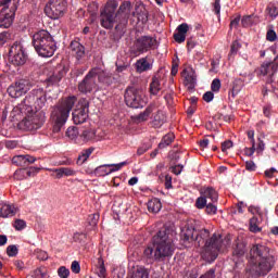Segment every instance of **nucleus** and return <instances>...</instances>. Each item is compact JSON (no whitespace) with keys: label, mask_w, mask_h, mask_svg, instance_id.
Listing matches in <instances>:
<instances>
[{"label":"nucleus","mask_w":278,"mask_h":278,"mask_svg":"<svg viewBox=\"0 0 278 278\" xmlns=\"http://www.w3.org/2000/svg\"><path fill=\"white\" fill-rule=\"evenodd\" d=\"M132 16L138 18L140 23H147V21H149V13L147 12L144 5L136 7L135 11L132 12Z\"/></svg>","instance_id":"obj_27"},{"label":"nucleus","mask_w":278,"mask_h":278,"mask_svg":"<svg viewBox=\"0 0 278 278\" xmlns=\"http://www.w3.org/2000/svg\"><path fill=\"white\" fill-rule=\"evenodd\" d=\"M150 118L151 125L155 127V129H160V127L166 123V114H164L162 110L154 111Z\"/></svg>","instance_id":"obj_21"},{"label":"nucleus","mask_w":278,"mask_h":278,"mask_svg":"<svg viewBox=\"0 0 278 278\" xmlns=\"http://www.w3.org/2000/svg\"><path fill=\"white\" fill-rule=\"evenodd\" d=\"M175 231L160 230L143 251V257L149 262H166L175 255Z\"/></svg>","instance_id":"obj_2"},{"label":"nucleus","mask_w":278,"mask_h":278,"mask_svg":"<svg viewBox=\"0 0 278 278\" xmlns=\"http://www.w3.org/2000/svg\"><path fill=\"white\" fill-rule=\"evenodd\" d=\"M11 3L12 0H0V27H4V29H8L14 23L13 15L5 13V10H10Z\"/></svg>","instance_id":"obj_17"},{"label":"nucleus","mask_w":278,"mask_h":278,"mask_svg":"<svg viewBox=\"0 0 278 278\" xmlns=\"http://www.w3.org/2000/svg\"><path fill=\"white\" fill-rule=\"evenodd\" d=\"M118 13L123 14L124 18H129L131 15V2L130 1H124L118 9Z\"/></svg>","instance_id":"obj_36"},{"label":"nucleus","mask_w":278,"mask_h":278,"mask_svg":"<svg viewBox=\"0 0 278 278\" xmlns=\"http://www.w3.org/2000/svg\"><path fill=\"white\" fill-rule=\"evenodd\" d=\"M9 60L15 66H23L27 62V53L21 41H15L9 50Z\"/></svg>","instance_id":"obj_11"},{"label":"nucleus","mask_w":278,"mask_h":278,"mask_svg":"<svg viewBox=\"0 0 278 278\" xmlns=\"http://www.w3.org/2000/svg\"><path fill=\"white\" fill-rule=\"evenodd\" d=\"M33 276L35 278H49V274L47 273V268L45 267H39L35 269Z\"/></svg>","instance_id":"obj_44"},{"label":"nucleus","mask_w":278,"mask_h":278,"mask_svg":"<svg viewBox=\"0 0 278 278\" xmlns=\"http://www.w3.org/2000/svg\"><path fill=\"white\" fill-rule=\"evenodd\" d=\"M25 161H26V166H29V164H34V162H36V157L29 154H25Z\"/></svg>","instance_id":"obj_64"},{"label":"nucleus","mask_w":278,"mask_h":278,"mask_svg":"<svg viewBox=\"0 0 278 278\" xmlns=\"http://www.w3.org/2000/svg\"><path fill=\"white\" fill-rule=\"evenodd\" d=\"M268 255H273V253H270V249L266 247V244L255 243L250 250L249 264H255L257 260H262L264 257H267Z\"/></svg>","instance_id":"obj_16"},{"label":"nucleus","mask_w":278,"mask_h":278,"mask_svg":"<svg viewBox=\"0 0 278 278\" xmlns=\"http://www.w3.org/2000/svg\"><path fill=\"white\" fill-rule=\"evenodd\" d=\"M213 11L217 16H220V0H215L213 3Z\"/></svg>","instance_id":"obj_60"},{"label":"nucleus","mask_w":278,"mask_h":278,"mask_svg":"<svg viewBox=\"0 0 278 278\" xmlns=\"http://www.w3.org/2000/svg\"><path fill=\"white\" fill-rule=\"evenodd\" d=\"M188 29H190V26L186 23L180 24L177 27L176 34H174V39L181 45V42H186V34H188Z\"/></svg>","instance_id":"obj_25"},{"label":"nucleus","mask_w":278,"mask_h":278,"mask_svg":"<svg viewBox=\"0 0 278 278\" xmlns=\"http://www.w3.org/2000/svg\"><path fill=\"white\" fill-rule=\"evenodd\" d=\"M81 271V265H79V262L74 261L72 263V273H75V275H78V273Z\"/></svg>","instance_id":"obj_54"},{"label":"nucleus","mask_w":278,"mask_h":278,"mask_svg":"<svg viewBox=\"0 0 278 278\" xmlns=\"http://www.w3.org/2000/svg\"><path fill=\"white\" fill-rule=\"evenodd\" d=\"M25 227H27V223H25V220L23 219L15 220L14 228L16 229V231H23Z\"/></svg>","instance_id":"obj_52"},{"label":"nucleus","mask_w":278,"mask_h":278,"mask_svg":"<svg viewBox=\"0 0 278 278\" xmlns=\"http://www.w3.org/2000/svg\"><path fill=\"white\" fill-rule=\"evenodd\" d=\"M36 109L42 110L45 108V103H47V93H45V90L42 89H34L33 96Z\"/></svg>","instance_id":"obj_20"},{"label":"nucleus","mask_w":278,"mask_h":278,"mask_svg":"<svg viewBox=\"0 0 278 278\" xmlns=\"http://www.w3.org/2000/svg\"><path fill=\"white\" fill-rule=\"evenodd\" d=\"M231 147H233V142L231 140L224 141L222 143V151L223 152L229 151V149H231Z\"/></svg>","instance_id":"obj_61"},{"label":"nucleus","mask_w":278,"mask_h":278,"mask_svg":"<svg viewBox=\"0 0 278 278\" xmlns=\"http://www.w3.org/2000/svg\"><path fill=\"white\" fill-rule=\"evenodd\" d=\"M264 149H266V143H264V141L258 138V144L255 148L256 153H264Z\"/></svg>","instance_id":"obj_59"},{"label":"nucleus","mask_w":278,"mask_h":278,"mask_svg":"<svg viewBox=\"0 0 278 278\" xmlns=\"http://www.w3.org/2000/svg\"><path fill=\"white\" fill-rule=\"evenodd\" d=\"M75 103H77V98H75V96L68 97L52 110L51 118L56 127L66 125V121H68V116H71V111L75 106Z\"/></svg>","instance_id":"obj_4"},{"label":"nucleus","mask_w":278,"mask_h":278,"mask_svg":"<svg viewBox=\"0 0 278 278\" xmlns=\"http://www.w3.org/2000/svg\"><path fill=\"white\" fill-rule=\"evenodd\" d=\"M7 255L9 257H16L18 255V247L12 244L7 248Z\"/></svg>","instance_id":"obj_47"},{"label":"nucleus","mask_w":278,"mask_h":278,"mask_svg":"<svg viewBox=\"0 0 278 278\" xmlns=\"http://www.w3.org/2000/svg\"><path fill=\"white\" fill-rule=\"evenodd\" d=\"M123 166H127V161L117 163V164H104L100 165L94 169V175L97 177H108V175H112V173H116L123 168Z\"/></svg>","instance_id":"obj_18"},{"label":"nucleus","mask_w":278,"mask_h":278,"mask_svg":"<svg viewBox=\"0 0 278 278\" xmlns=\"http://www.w3.org/2000/svg\"><path fill=\"white\" fill-rule=\"evenodd\" d=\"M135 68L137 73H147L153 68V61L149 58H141L135 63Z\"/></svg>","instance_id":"obj_23"},{"label":"nucleus","mask_w":278,"mask_h":278,"mask_svg":"<svg viewBox=\"0 0 278 278\" xmlns=\"http://www.w3.org/2000/svg\"><path fill=\"white\" fill-rule=\"evenodd\" d=\"M245 168H247V170L253 172L257 168V165H255V162H253V161H247Z\"/></svg>","instance_id":"obj_62"},{"label":"nucleus","mask_w":278,"mask_h":278,"mask_svg":"<svg viewBox=\"0 0 278 278\" xmlns=\"http://www.w3.org/2000/svg\"><path fill=\"white\" fill-rule=\"evenodd\" d=\"M97 79H99L100 84H105L106 86L112 85V75H110V73H106L101 68L100 74L97 75Z\"/></svg>","instance_id":"obj_37"},{"label":"nucleus","mask_w":278,"mask_h":278,"mask_svg":"<svg viewBox=\"0 0 278 278\" xmlns=\"http://www.w3.org/2000/svg\"><path fill=\"white\" fill-rule=\"evenodd\" d=\"M94 151V148H89L86 150H83L80 154L78 155L77 164L81 166L83 164H86L88 162V157L92 155V152Z\"/></svg>","instance_id":"obj_34"},{"label":"nucleus","mask_w":278,"mask_h":278,"mask_svg":"<svg viewBox=\"0 0 278 278\" xmlns=\"http://www.w3.org/2000/svg\"><path fill=\"white\" fill-rule=\"evenodd\" d=\"M148 210L149 212H152L153 214H157L162 210V202L160 199L154 198L148 202Z\"/></svg>","instance_id":"obj_32"},{"label":"nucleus","mask_w":278,"mask_h":278,"mask_svg":"<svg viewBox=\"0 0 278 278\" xmlns=\"http://www.w3.org/2000/svg\"><path fill=\"white\" fill-rule=\"evenodd\" d=\"M250 231L252 233H260V231H262V227H260V219L256 216L250 219Z\"/></svg>","instance_id":"obj_41"},{"label":"nucleus","mask_w":278,"mask_h":278,"mask_svg":"<svg viewBox=\"0 0 278 278\" xmlns=\"http://www.w3.org/2000/svg\"><path fill=\"white\" fill-rule=\"evenodd\" d=\"M33 46L41 58H51L58 50L55 40L51 34L45 29L33 35Z\"/></svg>","instance_id":"obj_3"},{"label":"nucleus","mask_w":278,"mask_h":278,"mask_svg":"<svg viewBox=\"0 0 278 278\" xmlns=\"http://www.w3.org/2000/svg\"><path fill=\"white\" fill-rule=\"evenodd\" d=\"M173 140H175V135L167 134L163 137L162 141L159 143V149H166L169 144H173Z\"/></svg>","instance_id":"obj_40"},{"label":"nucleus","mask_w":278,"mask_h":278,"mask_svg":"<svg viewBox=\"0 0 278 278\" xmlns=\"http://www.w3.org/2000/svg\"><path fill=\"white\" fill-rule=\"evenodd\" d=\"M144 93L142 90L137 89L136 87H129L125 92V103L128 108H134L138 110L139 108H144Z\"/></svg>","instance_id":"obj_9"},{"label":"nucleus","mask_w":278,"mask_h":278,"mask_svg":"<svg viewBox=\"0 0 278 278\" xmlns=\"http://www.w3.org/2000/svg\"><path fill=\"white\" fill-rule=\"evenodd\" d=\"M71 49L77 58H83L84 53H86V48L77 41L71 43Z\"/></svg>","instance_id":"obj_38"},{"label":"nucleus","mask_w":278,"mask_h":278,"mask_svg":"<svg viewBox=\"0 0 278 278\" xmlns=\"http://www.w3.org/2000/svg\"><path fill=\"white\" fill-rule=\"evenodd\" d=\"M267 40L269 42H275L277 40V33H275L273 29H269L267 31Z\"/></svg>","instance_id":"obj_58"},{"label":"nucleus","mask_w":278,"mask_h":278,"mask_svg":"<svg viewBox=\"0 0 278 278\" xmlns=\"http://www.w3.org/2000/svg\"><path fill=\"white\" fill-rule=\"evenodd\" d=\"M16 216V207L5 202H0V218H12Z\"/></svg>","instance_id":"obj_24"},{"label":"nucleus","mask_w":278,"mask_h":278,"mask_svg":"<svg viewBox=\"0 0 278 278\" xmlns=\"http://www.w3.org/2000/svg\"><path fill=\"white\" fill-rule=\"evenodd\" d=\"M96 275H98L99 278H106L108 277V270L105 269V262L102 257L98 258V266L96 268Z\"/></svg>","instance_id":"obj_33"},{"label":"nucleus","mask_w":278,"mask_h":278,"mask_svg":"<svg viewBox=\"0 0 278 278\" xmlns=\"http://www.w3.org/2000/svg\"><path fill=\"white\" fill-rule=\"evenodd\" d=\"M58 275L60 278H68V275H71V270L66 268L65 266H62L58 269Z\"/></svg>","instance_id":"obj_51"},{"label":"nucleus","mask_w":278,"mask_h":278,"mask_svg":"<svg viewBox=\"0 0 278 278\" xmlns=\"http://www.w3.org/2000/svg\"><path fill=\"white\" fill-rule=\"evenodd\" d=\"M182 172H184L182 164H178L172 167V173H174V175H181Z\"/></svg>","instance_id":"obj_57"},{"label":"nucleus","mask_w":278,"mask_h":278,"mask_svg":"<svg viewBox=\"0 0 278 278\" xmlns=\"http://www.w3.org/2000/svg\"><path fill=\"white\" fill-rule=\"evenodd\" d=\"M88 223L91 226V229H96L97 225L99 223V214L94 213V214L89 215Z\"/></svg>","instance_id":"obj_46"},{"label":"nucleus","mask_w":278,"mask_h":278,"mask_svg":"<svg viewBox=\"0 0 278 278\" xmlns=\"http://www.w3.org/2000/svg\"><path fill=\"white\" fill-rule=\"evenodd\" d=\"M203 99L206 103H212V101H214V92L212 91H206L204 94H203Z\"/></svg>","instance_id":"obj_56"},{"label":"nucleus","mask_w":278,"mask_h":278,"mask_svg":"<svg viewBox=\"0 0 278 278\" xmlns=\"http://www.w3.org/2000/svg\"><path fill=\"white\" fill-rule=\"evenodd\" d=\"M89 104L87 100H80L76 106V110L72 113L75 125H81L88 121Z\"/></svg>","instance_id":"obj_15"},{"label":"nucleus","mask_w":278,"mask_h":278,"mask_svg":"<svg viewBox=\"0 0 278 278\" xmlns=\"http://www.w3.org/2000/svg\"><path fill=\"white\" fill-rule=\"evenodd\" d=\"M97 75H101V68L94 67L88 72L85 78L78 84V90L83 94H91L97 92L99 86L97 85Z\"/></svg>","instance_id":"obj_7"},{"label":"nucleus","mask_w":278,"mask_h":278,"mask_svg":"<svg viewBox=\"0 0 278 278\" xmlns=\"http://www.w3.org/2000/svg\"><path fill=\"white\" fill-rule=\"evenodd\" d=\"M153 112H155V105L148 106L143 112H141L137 116V122L144 123V122L149 121V118H151V116L153 115Z\"/></svg>","instance_id":"obj_29"},{"label":"nucleus","mask_w":278,"mask_h":278,"mask_svg":"<svg viewBox=\"0 0 278 278\" xmlns=\"http://www.w3.org/2000/svg\"><path fill=\"white\" fill-rule=\"evenodd\" d=\"M244 253H247V243H244V242L237 243V247L233 250L235 262H238L236 260H240V257H244Z\"/></svg>","instance_id":"obj_30"},{"label":"nucleus","mask_w":278,"mask_h":278,"mask_svg":"<svg viewBox=\"0 0 278 278\" xmlns=\"http://www.w3.org/2000/svg\"><path fill=\"white\" fill-rule=\"evenodd\" d=\"M267 14L270 16V18H275L278 16V3L270 2L267 5Z\"/></svg>","instance_id":"obj_42"},{"label":"nucleus","mask_w":278,"mask_h":278,"mask_svg":"<svg viewBox=\"0 0 278 278\" xmlns=\"http://www.w3.org/2000/svg\"><path fill=\"white\" fill-rule=\"evenodd\" d=\"M31 103H34V97L27 96L17 106V110H20L21 114H26L29 116V114H34V108L31 106Z\"/></svg>","instance_id":"obj_22"},{"label":"nucleus","mask_w":278,"mask_h":278,"mask_svg":"<svg viewBox=\"0 0 278 278\" xmlns=\"http://www.w3.org/2000/svg\"><path fill=\"white\" fill-rule=\"evenodd\" d=\"M12 163L16 164V166H27L25 161V154L16 155L12 159Z\"/></svg>","instance_id":"obj_45"},{"label":"nucleus","mask_w":278,"mask_h":278,"mask_svg":"<svg viewBox=\"0 0 278 278\" xmlns=\"http://www.w3.org/2000/svg\"><path fill=\"white\" fill-rule=\"evenodd\" d=\"M200 194L195 202L198 210H203L207 205V201H211V203L218 201V192L214 187H203L200 190Z\"/></svg>","instance_id":"obj_12"},{"label":"nucleus","mask_w":278,"mask_h":278,"mask_svg":"<svg viewBox=\"0 0 278 278\" xmlns=\"http://www.w3.org/2000/svg\"><path fill=\"white\" fill-rule=\"evenodd\" d=\"M80 138H83L84 142H90L97 140V129L90 128L87 130H84L80 135Z\"/></svg>","instance_id":"obj_31"},{"label":"nucleus","mask_w":278,"mask_h":278,"mask_svg":"<svg viewBox=\"0 0 278 278\" xmlns=\"http://www.w3.org/2000/svg\"><path fill=\"white\" fill-rule=\"evenodd\" d=\"M269 74V77L267 78V84H275V73L278 71V55L274 59L273 62H264L260 70H258V77H266V75Z\"/></svg>","instance_id":"obj_14"},{"label":"nucleus","mask_w":278,"mask_h":278,"mask_svg":"<svg viewBox=\"0 0 278 278\" xmlns=\"http://www.w3.org/2000/svg\"><path fill=\"white\" fill-rule=\"evenodd\" d=\"M211 90L213 92H218L220 90V79L218 78L213 79L211 84Z\"/></svg>","instance_id":"obj_53"},{"label":"nucleus","mask_w":278,"mask_h":278,"mask_svg":"<svg viewBox=\"0 0 278 278\" xmlns=\"http://www.w3.org/2000/svg\"><path fill=\"white\" fill-rule=\"evenodd\" d=\"M160 90H162V83L160 81V78L153 77L150 84V92L151 94H157Z\"/></svg>","instance_id":"obj_39"},{"label":"nucleus","mask_w":278,"mask_h":278,"mask_svg":"<svg viewBox=\"0 0 278 278\" xmlns=\"http://www.w3.org/2000/svg\"><path fill=\"white\" fill-rule=\"evenodd\" d=\"M255 143L254 144H252V147L251 148H245L244 149V153H245V155H248V157H252V155L255 153Z\"/></svg>","instance_id":"obj_63"},{"label":"nucleus","mask_w":278,"mask_h":278,"mask_svg":"<svg viewBox=\"0 0 278 278\" xmlns=\"http://www.w3.org/2000/svg\"><path fill=\"white\" fill-rule=\"evenodd\" d=\"M66 136L70 140H77L79 138V130L75 126L70 127L67 128Z\"/></svg>","instance_id":"obj_43"},{"label":"nucleus","mask_w":278,"mask_h":278,"mask_svg":"<svg viewBox=\"0 0 278 278\" xmlns=\"http://www.w3.org/2000/svg\"><path fill=\"white\" fill-rule=\"evenodd\" d=\"M66 12V0H50L45 7V13L48 18L58 21Z\"/></svg>","instance_id":"obj_10"},{"label":"nucleus","mask_w":278,"mask_h":278,"mask_svg":"<svg viewBox=\"0 0 278 278\" xmlns=\"http://www.w3.org/2000/svg\"><path fill=\"white\" fill-rule=\"evenodd\" d=\"M186 86L189 90H194L197 86V74L194 70H189L185 76Z\"/></svg>","instance_id":"obj_28"},{"label":"nucleus","mask_w":278,"mask_h":278,"mask_svg":"<svg viewBox=\"0 0 278 278\" xmlns=\"http://www.w3.org/2000/svg\"><path fill=\"white\" fill-rule=\"evenodd\" d=\"M62 80V73L58 72L56 74H52L49 78L48 81L50 84H60Z\"/></svg>","instance_id":"obj_49"},{"label":"nucleus","mask_w":278,"mask_h":278,"mask_svg":"<svg viewBox=\"0 0 278 278\" xmlns=\"http://www.w3.org/2000/svg\"><path fill=\"white\" fill-rule=\"evenodd\" d=\"M29 90H31V83H29V80L22 79L15 81L8 88V94L12 97V99H18L20 97L27 94Z\"/></svg>","instance_id":"obj_13"},{"label":"nucleus","mask_w":278,"mask_h":278,"mask_svg":"<svg viewBox=\"0 0 278 278\" xmlns=\"http://www.w3.org/2000/svg\"><path fill=\"white\" fill-rule=\"evenodd\" d=\"M249 212L254 216H262V208L260 206H250Z\"/></svg>","instance_id":"obj_55"},{"label":"nucleus","mask_w":278,"mask_h":278,"mask_svg":"<svg viewBox=\"0 0 278 278\" xmlns=\"http://www.w3.org/2000/svg\"><path fill=\"white\" fill-rule=\"evenodd\" d=\"M206 214H211L214 215L216 214V212H218V207H216V205H214V202H206Z\"/></svg>","instance_id":"obj_50"},{"label":"nucleus","mask_w":278,"mask_h":278,"mask_svg":"<svg viewBox=\"0 0 278 278\" xmlns=\"http://www.w3.org/2000/svg\"><path fill=\"white\" fill-rule=\"evenodd\" d=\"M240 49H242V43L238 40L233 41L230 48V55H238V51H240Z\"/></svg>","instance_id":"obj_48"},{"label":"nucleus","mask_w":278,"mask_h":278,"mask_svg":"<svg viewBox=\"0 0 278 278\" xmlns=\"http://www.w3.org/2000/svg\"><path fill=\"white\" fill-rule=\"evenodd\" d=\"M131 278H149V269L142 266H137L131 271Z\"/></svg>","instance_id":"obj_35"},{"label":"nucleus","mask_w":278,"mask_h":278,"mask_svg":"<svg viewBox=\"0 0 278 278\" xmlns=\"http://www.w3.org/2000/svg\"><path fill=\"white\" fill-rule=\"evenodd\" d=\"M45 125V113L43 112H35L33 114L26 115V117L20 122V129L24 131H36V129H40Z\"/></svg>","instance_id":"obj_8"},{"label":"nucleus","mask_w":278,"mask_h":278,"mask_svg":"<svg viewBox=\"0 0 278 278\" xmlns=\"http://www.w3.org/2000/svg\"><path fill=\"white\" fill-rule=\"evenodd\" d=\"M118 4L115 1H109L100 11V24L104 29H112L116 23V9Z\"/></svg>","instance_id":"obj_6"},{"label":"nucleus","mask_w":278,"mask_h":278,"mask_svg":"<svg viewBox=\"0 0 278 278\" xmlns=\"http://www.w3.org/2000/svg\"><path fill=\"white\" fill-rule=\"evenodd\" d=\"M150 47H153V38L143 36L137 39L136 49L139 53H147Z\"/></svg>","instance_id":"obj_19"},{"label":"nucleus","mask_w":278,"mask_h":278,"mask_svg":"<svg viewBox=\"0 0 278 278\" xmlns=\"http://www.w3.org/2000/svg\"><path fill=\"white\" fill-rule=\"evenodd\" d=\"M181 238L185 241L194 240L195 245L202 247V257H205L208 262H214L218 257V253L227 249L223 236L213 233L210 237V230L207 229L198 231L194 228H187L181 231Z\"/></svg>","instance_id":"obj_1"},{"label":"nucleus","mask_w":278,"mask_h":278,"mask_svg":"<svg viewBox=\"0 0 278 278\" xmlns=\"http://www.w3.org/2000/svg\"><path fill=\"white\" fill-rule=\"evenodd\" d=\"M52 173H56V179H62V177H74L77 172L71 167H61V168H54V169H48Z\"/></svg>","instance_id":"obj_26"},{"label":"nucleus","mask_w":278,"mask_h":278,"mask_svg":"<svg viewBox=\"0 0 278 278\" xmlns=\"http://www.w3.org/2000/svg\"><path fill=\"white\" fill-rule=\"evenodd\" d=\"M277 262V257L275 255L269 254L263 258H258L254 261V263H250V268L248 269L252 275H268L270 270H273V266Z\"/></svg>","instance_id":"obj_5"}]
</instances>
